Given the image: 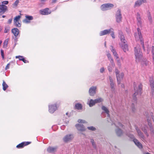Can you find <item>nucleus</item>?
I'll list each match as a JSON object with an SVG mask.
<instances>
[{
  "instance_id": "63",
  "label": "nucleus",
  "mask_w": 154,
  "mask_h": 154,
  "mask_svg": "<svg viewBox=\"0 0 154 154\" xmlns=\"http://www.w3.org/2000/svg\"><path fill=\"white\" fill-rule=\"evenodd\" d=\"M148 125L149 126H150L151 125V123L150 122V120H149L148 119Z\"/></svg>"
},
{
  "instance_id": "38",
  "label": "nucleus",
  "mask_w": 154,
  "mask_h": 154,
  "mask_svg": "<svg viewBox=\"0 0 154 154\" xmlns=\"http://www.w3.org/2000/svg\"><path fill=\"white\" fill-rule=\"evenodd\" d=\"M91 142L92 143V145L94 148L95 149H97V146L95 143L94 142V140L93 139H91Z\"/></svg>"
},
{
  "instance_id": "36",
  "label": "nucleus",
  "mask_w": 154,
  "mask_h": 154,
  "mask_svg": "<svg viewBox=\"0 0 154 154\" xmlns=\"http://www.w3.org/2000/svg\"><path fill=\"white\" fill-rule=\"evenodd\" d=\"M8 39H6L4 42L3 43V47L4 48H6L7 47V45L8 44Z\"/></svg>"
},
{
  "instance_id": "4",
  "label": "nucleus",
  "mask_w": 154,
  "mask_h": 154,
  "mask_svg": "<svg viewBox=\"0 0 154 154\" xmlns=\"http://www.w3.org/2000/svg\"><path fill=\"white\" fill-rule=\"evenodd\" d=\"M126 135L128 136L131 139H133V141L139 148L141 149L142 148V146L141 144L138 140L137 139L134 138V135L129 133H127Z\"/></svg>"
},
{
  "instance_id": "37",
  "label": "nucleus",
  "mask_w": 154,
  "mask_h": 154,
  "mask_svg": "<svg viewBox=\"0 0 154 154\" xmlns=\"http://www.w3.org/2000/svg\"><path fill=\"white\" fill-rule=\"evenodd\" d=\"M103 99L102 98H100L95 99L94 101H95L96 103L101 102L103 101Z\"/></svg>"
},
{
  "instance_id": "55",
  "label": "nucleus",
  "mask_w": 154,
  "mask_h": 154,
  "mask_svg": "<svg viewBox=\"0 0 154 154\" xmlns=\"http://www.w3.org/2000/svg\"><path fill=\"white\" fill-rule=\"evenodd\" d=\"M10 65V63H9L7 64V65H6V66L5 67V70H7V69H9V66Z\"/></svg>"
},
{
  "instance_id": "53",
  "label": "nucleus",
  "mask_w": 154,
  "mask_h": 154,
  "mask_svg": "<svg viewBox=\"0 0 154 154\" xmlns=\"http://www.w3.org/2000/svg\"><path fill=\"white\" fill-rule=\"evenodd\" d=\"M8 1H4L2 2V5H5L8 4Z\"/></svg>"
},
{
  "instance_id": "25",
  "label": "nucleus",
  "mask_w": 154,
  "mask_h": 154,
  "mask_svg": "<svg viewBox=\"0 0 154 154\" xmlns=\"http://www.w3.org/2000/svg\"><path fill=\"white\" fill-rule=\"evenodd\" d=\"M74 108L78 110H81L82 109V106L81 103H77L75 104Z\"/></svg>"
},
{
  "instance_id": "24",
  "label": "nucleus",
  "mask_w": 154,
  "mask_h": 154,
  "mask_svg": "<svg viewBox=\"0 0 154 154\" xmlns=\"http://www.w3.org/2000/svg\"><path fill=\"white\" fill-rule=\"evenodd\" d=\"M137 19L138 22V24L140 25L141 24V19L140 15L139 13H137Z\"/></svg>"
},
{
  "instance_id": "54",
  "label": "nucleus",
  "mask_w": 154,
  "mask_h": 154,
  "mask_svg": "<svg viewBox=\"0 0 154 154\" xmlns=\"http://www.w3.org/2000/svg\"><path fill=\"white\" fill-rule=\"evenodd\" d=\"M149 111H146L145 112V113L144 114V116H148L149 115L150 116V115L149 114Z\"/></svg>"
},
{
  "instance_id": "29",
  "label": "nucleus",
  "mask_w": 154,
  "mask_h": 154,
  "mask_svg": "<svg viewBox=\"0 0 154 154\" xmlns=\"http://www.w3.org/2000/svg\"><path fill=\"white\" fill-rule=\"evenodd\" d=\"M123 76L124 74L123 73H121L120 74L118 75V77L120 78L119 80L117 79V83L118 85H119L120 83L121 79H122Z\"/></svg>"
},
{
  "instance_id": "17",
  "label": "nucleus",
  "mask_w": 154,
  "mask_h": 154,
  "mask_svg": "<svg viewBox=\"0 0 154 154\" xmlns=\"http://www.w3.org/2000/svg\"><path fill=\"white\" fill-rule=\"evenodd\" d=\"M57 148V147L49 146L47 148V151L49 153H53L56 151Z\"/></svg>"
},
{
  "instance_id": "9",
  "label": "nucleus",
  "mask_w": 154,
  "mask_h": 154,
  "mask_svg": "<svg viewBox=\"0 0 154 154\" xmlns=\"http://www.w3.org/2000/svg\"><path fill=\"white\" fill-rule=\"evenodd\" d=\"M57 109V107L56 103L51 104L48 105V111L50 113H53Z\"/></svg>"
},
{
  "instance_id": "18",
  "label": "nucleus",
  "mask_w": 154,
  "mask_h": 154,
  "mask_svg": "<svg viewBox=\"0 0 154 154\" xmlns=\"http://www.w3.org/2000/svg\"><path fill=\"white\" fill-rule=\"evenodd\" d=\"M107 56L109 60H110V63H111L112 66L113 67H114L115 66V64L114 63L113 59L111 57L110 54L108 53L107 54Z\"/></svg>"
},
{
  "instance_id": "60",
  "label": "nucleus",
  "mask_w": 154,
  "mask_h": 154,
  "mask_svg": "<svg viewBox=\"0 0 154 154\" xmlns=\"http://www.w3.org/2000/svg\"><path fill=\"white\" fill-rule=\"evenodd\" d=\"M111 51L113 53H113L116 52V51L113 48V47H112V49H111Z\"/></svg>"
},
{
  "instance_id": "23",
  "label": "nucleus",
  "mask_w": 154,
  "mask_h": 154,
  "mask_svg": "<svg viewBox=\"0 0 154 154\" xmlns=\"http://www.w3.org/2000/svg\"><path fill=\"white\" fill-rule=\"evenodd\" d=\"M121 47L125 52H126L128 50V45L126 44V43L125 44L123 43L121 45Z\"/></svg>"
},
{
  "instance_id": "26",
  "label": "nucleus",
  "mask_w": 154,
  "mask_h": 154,
  "mask_svg": "<svg viewBox=\"0 0 154 154\" xmlns=\"http://www.w3.org/2000/svg\"><path fill=\"white\" fill-rule=\"evenodd\" d=\"M3 89L4 91H5L6 89L8 87V85L6 84L5 82L3 80L2 83Z\"/></svg>"
},
{
  "instance_id": "28",
  "label": "nucleus",
  "mask_w": 154,
  "mask_h": 154,
  "mask_svg": "<svg viewBox=\"0 0 154 154\" xmlns=\"http://www.w3.org/2000/svg\"><path fill=\"white\" fill-rule=\"evenodd\" d=\"M109 80L110 82V87L112 89H114V84L113 82L111 76H109Z\"/></svg>"
},
{
  "instance_id": "41",
  "label": "nucleus",
  "mask_w": 154,
  "mask_h": 154,
  "mask_svg": "<svg viewBox=\"0 0 154 154\" xmlns=\"http://www.w3.org/2000/svg\"><path fill=\"white\" fill-rule=\"evenodd\" d=\"M87 128L90 130L92 131H95L96 130V128H95L93 126H91L90 127H87Z\"/></svg>"
},
{
  "instance_id": "34",
  "label": "nucleus",
  "mask_w": 154,
  "mask_h": 154,
  "mask_svg": "<svg viewBox=\"0 0 154 154\" xmlns=\"http://www.w3.org/2000/svg\"><path fill=\"white\" fill-rule=\"evenodd\" d=\"M142 131H143L144 134H146L147 137H148L149 136V134L147 133V131L146 129V127H144L142 128H141Z\"/></svg>"
},
{
  "instance_id": "7",
  "label": "nucleus",
  "mask_w": 154,
  "mask_h": 154,
  "mask_svg": "<svg viewBox=\"0 0 154 154\" xmlns=\"http://www.w3.org/2000/svg\"><path fill=\"white\" fill-rule=\"evenodd\" d=\"M108 117L107 121L108 122H110V121L112 122L115 125L116 127H123V125L120 122H118L117 119H116V120L114 119H112L113 116H108Z\"/></svg>"
},
{
  "instance_id": "31",
  "label": "nucleus",
  "mask_w": 154,
  "mask_h": 154,
  "mask_svg": "<svg viewBox=\"0 0 154 154\" xmlns=\"http://www.w3.org/2000/svg\"><path fill=\"white\" fill-rule=\"evenodd\" d=\"M147 15L148 20L149 22L151 23L152 22V17L151 15V14L150 12L149 11L147 12Z\"/></svg>"
},
{
  "instance_id": "10",
  "label": "nucleus",
  "mask_w": 154,
  "mask_h": 154,
  "mask_svg": "<svg viewBox=\"0 0 154 154\" xmlns=\"http://www.w3.org/2000/svg\"><path fill=\"white\" fill-rule=\"evenodd\" d=\"M97 89L96 86H92L91 87L89 90V93L91 96H94L96 94V91Z\"/></svg>"
},
{
  "instance_id": "19",
  "label": "nucleus",
  "mask_w": 154,
  "mask_h": 154,
  "mask_svg": "<svg viewBox=\"0 0 154 154\" xmlns=\"http://www.w3.org/2000/svg\"><path fill=\"white\" fill-rule=\"evenodd\" d=\"M49 9L46 8L42 10H41L40 11V13L44 15H48L50 14V12H48Z\"/></svg>"
},
{
  "instance_id": "62",
  "label": "nucleus",
  "mask_w": 154,
  "mask_h": 154,
  "mask_svg": "<svg viewBox=\"0 0 154 154\" xmlns=\"http://www.w3.org/2000/svg\"><path fill=\"white\" fill-rule=\"evenodd\" d=\"M152 54H154V46H153L152 47Z\"/></svg>"
},
{
  "instance_id": "44",
  "label": "nucleus",
  "mask_w": 154,
  "mask_h": 154,
  "mask_svg": "<svg viewBox=\"0 0 154 154\" xmlns=\"http://www.w3.org/2000/svg\"><path fill=\"white\" fill-rule=\"evenodd\" d=\"M151 97L154 98V89H151Z\"/></svg>"
},
{
  "instance_id": "33",
  "label": "nucleus",
  "mask_w": 154,
  "mask_h": 154,
  "mask_svg": "<svg viewBox=\"0 0 154 154\" xmlns=\"http://www.w3.org/2000/svg\"><path fill=\"white\" fill-rule=\"evenodd\" d=\"M136 106L135 104H134L133 103L131 106V109L132 111L133 112H136Z\"/></svg>"
},
{
  "instance_id": "35",
  "label": "nucleus",
  "mask_w": 154,
  "mask_h": 154,
  "mask_svg": "<svg viewBox=\"0 0 154 154\" xmlns=\"http://www.w3.org/2000/svg\"><path fill=\"white\" fill-rule=\"evenodd\" d=\"M20 18V16H16V17L14 19V24H15V23H17V22L19 21V20Z\"/></svg>"
},
{
  "instance_id": "56",
  "label": "nucleus",
  "mask_w": 154,
  "mask_h": 154,
  "mask_svg": "<svg viewBox=\"0 0 154 154\" xmlns=\"http://www.w3.org/2000/svg\"><path fill=\"white\" fill-rule=\"evenodd\" d=\"M5 12L4 11L0 9V16L2 14H3Z\"/></svg>"
},
{
  "instance_id": "14",
  "label": "nucleus",
  "mask_w": 154,
  "mask_h": 154,
  "mask_svg": "<svg viewBox=\"0 0 154 154\" xmlns=\"http://www.w3.org/2000/svg\"><path fill=\"white\" fill-rule=\"evenodd\" d=\"M146 0H138L136 1L135 3L134 7V8L139 7L143 3H146Z\"/></svg>"
},
{
  "instance_id": "57",
  "label": "nucleus",
  "mask_w": 154,
  "mask_h": 154,
  "mask_svg": "<svg viewBox=\"0 0 154 154\" xmlns=\"http://www.w3.org/2000/svg\"><path fill=\"white\" fill-rule=\"evenodd\" d=\"M31 143V142H25V146L29 145V144H30Z\"/></svg>"
},
{
  "instance_id": "8",
  "label": "nucleus",
  "mask_w": 154,
  "mask_h": 154,
  "mask_svg": "<svg viewBox=\"0 0 154 154\" xmlns=\"http://www.w3.org/2000/svg\"><path fill=\"white\" fill-rule=\"evenodd\" d=\"M114 6L113 4L111 3H107L103 4L101 6V9L103 11L110 10Z\"/></svg>"
},
{
  "instance_id": "21",
  "label": "nucleus",
  "mask_w": 154,
  "mask_h": 154,
  "mask_svg": "<svg viewBox=\"0 0 154 154\" xmlns=\"http://www.w3.org/2000/svg\"><path fill=\"white\" fill-rule=\"evenodd\" d=\"M115 131L117 135L118 136L120 137L122 135L123 132L122 130L118 128Z\"/></svg>"
},
{
  "instance_id": "58",
  "label": "nucleus",
  "mask_w": 154,
  "mask_h": 154,
  "mask_svg": "<svg viewBox=\"0 0 154 154\" xmlns=\"http://www.w3.org/2000/svg\"><path fill=\"white\" fill-rule=\"evenodd\" d=\"M104 70V68H102L100 69V72L102 73Z\"/></svg>"
},
{
  "instance_id": "2",
  "label": "nucleus",
  "mask_w": 154,
  "mask_h": 154,
  "mask_svg": "<svg viewBox=\"0 0 154 154\" xmlns=\"http://www.w3.org/2000/svg\"><path fill=\"white\" fill-rule=\"evenodd\" d=\"M134 93L133 95V101L134 102V103L136 104L137 97H136L137 95H140L142 93V85L141 84H140L138 86V88L137 87L135 82L134 83Z\"/></svg>"
},
{
  "instance_id": "5",
  "label": "nucleus",
  "mask_w": 154,
  "mask_h": 154,
  "mask_svg": "<svg viewBox=\"0 0 154 154\" xmlns=\"http://www.w3.org/2000/svg\"><path fill=\"white\" fill-rule=\"evenodd\" d=\"M74 138V135L73 134H66L63 138L64 142L67 143L72 140Z\"/></svg>"
},
{
  "instance_id": "22",
  "label": "nucleus",
  "mask_w": 154,
  "mask_h": 154,
  "mask_svg": "<svg viewBox=\"0 0 154 154\" xmlns=\"http://www.w3.org/2000/svg\"><path fill=\"white\" fill-rule=\"evenodd\" d=\"M16 58H19V60L22 61L25 63L28 62V61L25 59L24 57L23 56H16Z\"/></svg>"
},
{
  "instance_id": "42",
  "label": "nucleus",
  "mask_w": 154,
  "mask_h": 154,
  "mask_svg": "<svg viewBox=\"0 0 154 154\" xmlns=\"http://www.w3.org/2000/svg\"><path fill=\"white\" fill-rule=\"evenodd\" d=\"M150 135L152 137L154 136V131L152 128H150Z\"/></svg>"
},
{
  "instance_id": "52",
  "label": "nucleus",
  "mask_w": 154,
  "mask_h": 154,
  "mask_svg": "<svg viewBox=\"0 0 154 154\" xmlns=\"http://www.w3.org/2000/svg\"><path fill=\"white\" fill-rule=\"evenodd\" d=\"M113 54L114 57L116 58V59L119 58V57L118 56L116 52L113 53Z\"/></svg>"
},
{
  "instance_id": "3",
  "label": "nucleus",
  "mask_w": 154,
  "mask_h": 154,
  "mask_svg": "<svg viewBox=\"0 0 154 154\" xmlns=\"http://www.w3.org/2000/svg\"><path fill=\"white\" fill-rule=\"evenodd\" d=\"M137 30L138 33H135L134 34V36L136 40H138L139 39L140 41L141 44L142 45L143 48L144 50H145L144 42L142 39V36L140 29L139 28H138L137 29Z\"/></svg>"
},
{
  "instance_id": "48",
  "label": "nucleus",
  "mask_w": 154,
  "mask_h": 154,
  "mask_svg": "<svg viewBox=\"0 0 154 154\" xmlns=\"http://www.w3.org/2000/svg\"><path fill=\"white\" fill-rule=\"evenodd\" d=\"M149 83L153 82H154L153 78L152 76H151L149 77Z\"/></svg>"
},
{
  "instance_id": "13",
  "label": "nucleus",
  "mask_w": 154,
  "mask_h": 154,
  "mask_svg": "<svg viewBox=\"0 0 154 154\" xmlns=\"http://www.w3.org/2000/svg\"><path fill=\"white\" fill-rule=\"evenodd\" d=\"M119 36L120 39L121 41L125 44L126 42V40L125 39V37L123 35V32L120 30L119 31Z\"/></svg>"
},
{
  "instance_id": "27",
  "label": "nucleus",
  "mask_w": 154,
  "mask_h": 154,
  "mask_svg": "<svg viewBox=\"0 0 154 154\" xmlns=\"http://www.w3.org/2000/svg\"><path fill=\"white\" fill-rule=\"evenodd\" d=\"M102 109L104 111V112L107 114L108 116H109V111L107 107L104 106H102Z\"/></svg>"
},
{
  "instance_id": "45",
  "label": "nucleus",
  "mask_w": 154,
  "mask_h": 154,
  "mask_svg": "<svg viewBox=\"0 0 154 154\" xmlns=\"http://www.w3.org/2000/svg\"><path fill=\"white\" fill-rule=\"evenodd\" d=\"M19 3V0H17L13 4V5L15 7H16L18 5V4Z\"/></svg>"
},
{
  "instance_id": "64",
  "label": "nucleus",
  "mask_w": 154,
  "mask_h": 154,
  "mask_svg": "<svg viewBox=\"0 0 154 154\" xmlns=\"http://www.w3.org/2000/svg\"><path fill=\"white\" fill-rule=\"evenodd\" d=\"M57 0H52V2L53 3H55Z\"/></svg>"
},
{
  "instance_id": "46",
  "label": "nucleus",
  "mask_w": 154,
  "mask_h": 154,
  "mask_svg": "<svg viewBox=\"0 0 154 154\" xmlns=\"http://www.w3.org/2000/svg\"><path fill=\"white\" fill-rule=\"evenodd\" d=\"M14 24L16 27H20L21 26V24L20 22H19V21L17 22V23H15V24Z\"/></svg>"
},
{
  "instance_id": "50",
  "label": "nucleus",
  "mask_w": 154,
  "mask_h": 154,
  "mask_svg": "<svg viewBox=\"0 0 154 154\" xmlns=\"http://www.w3.org/2000/svg\"><path fill=\"white\" fill-rule=\"evenodd\" d=\"M149 83L151 89H154V82Z\"/></svg>"
},
{
  "instance_id": "47",
  "label": "nucleus",
  "mask_w": 154,
  "mask_h": 154,
  "mask_svg": "<svg viewBox=\"0 0 154 154\" xmlns=\"http://www.w3.org/2000/svg\"><path fill=\"white\" fill-rule=\"evenodd\" d=\"M111 36L113 38H115V36L114 34V32L113 31V30H111Z\"/></svg>"
},
{
  "instance_id": "59",
  "label": "nucleus",
  "mask_w": 154,
  "mask_h": 154,
  "mask_svg": "<svg viewBox=\"0 0 154 154\" xmlns=\"http://www.w3.org/2000/svg\"><path fill=\"white\" fill-rule=\"evenodd\" d=\"M117 63H118V65L119 66H120L121 65V63L120 60H117Z\"/></svg>"
},
{
  "instance_id": "32",
  "label": "nucleus",
  "mask_w": 154,
  "mask_h": 154,
  "mask_svg": "<svg viewBox=\"0 0 154 154\" xmlns=\"http://www.w3.org/2000/svg\"><path fill=\"white\" fill-rule=\"evenodd\" d=\"M25 146V142H23L20 143L16 147L18 148H21Z\"/></svg>"
},
{
  "instance_id": "51",
  "label": "nucleus",
  "mask_w": 154,
  "mask_h": 154,
  "mask_svg": "<svg viewBox=\"0 0 154 154\" xmlns=\"http://www.w3.org/2000/svg\"><path fill=\"white\" fill-rule=\"evenodd\" d=\"M78 122L79 123H84L85 122V121L84 120H82L81 119H79L78 120Z\"/></svg>"
},
{
  "instance_id": "40",
  "label": "nucleus",
  "mask_w": 154,
  "mask_h": 154,
  "mask_svg": "<svg viewBox=\"0 0 154 154\" xmlns=\"http://www.w3.org/2000/svg\"><path fill=\"white\" fill-rule=\"evenodd\" d=\"M115 72L116 73L117 79H118V80H119L120 79V78L118 77V75L120 74H119V72L117 69H116Z\"/></svg>"
},
{
  "instance_id": "15",
  "label": "nucleus",
  "mask_w": 154,
  "mask_h": 154,
  "mask_svg": "<svg viewBox=\"0 0 154 154\" xmlns=\"http://www.w3.org/2000/svg\"><path fill=\"white\" fill-rule=\"evenodd\" d=\"M111 30H113V29L111 28H110L109 29H105L104 30L101 31L100 34V35H103L108 34H109V33H111Z\"/></svg>"
},
{
  "instance_id": "43",
  "label": "nucleus",
  "mask_w": 154,
  "mask_h": 154,
  "mask_svg": "<svg viewBox=\"0 0 154 154\" xmlns=\"http://www.w3.org/2000/svg\"><path fill=\"white\" fill-rule=\"evenodd\" d=\"M112 67L114 68V67H112L111 64H110L108 66L107 69L110 72H112Z\"/></svg>"
},
{
  "instance_id": "16",
  "label": "nucleus",
  "mask_w": 154,
  "mask_h": 154,
  "mask_svg": "<svg viewBox=\"0 0 154 154\" xmlns=\"http://www.w3.org/2000/svg\"><path fill=\"white\" fill-rule=\"evenodd\" d=\"M25 17L26 18L23 20V22L27 23H30L29 20H32L33 19V17L32 16L26 15Z\"/></svg>"
},
{
  "instance_id": "12",
  "label": "nucleus",
  "mask_w": 154,
  "mask_h": 154,
  "mask_svg": "<svg viewBox=\"0 0 154 154\" xmlns=\"http://www.w3.org/2000/svg\"><path fill=\"white\" fill-rule=\"evenodd\" d=\"M135 129L137 133L138 136L140 137L142 140H144L145 137L143 133L141 132L139 129L137 127H136Z\"/></svg>"
},
{
  "instance_id": "20",
  "label": "nucleus",
  "mask_w": 154,
  "mask_h": 154,
  "mask_svg": "<svg viewBox=\"0 0 154 154\" xmlns=\"http://www.w3.org/2000/svg\"><path fill=\"white\" fill-rule=\"evenodd\" d=\"M11 32L16 37H17L19 33V30L17 28H14L11 30Z\"/></svg>"
},
{
  "instance_id": "1",
  "label": "nucleus",
  "mask_w": 154,
  "mask_h": 154,
  "mask_svg": "<svg viewBox=\"0 0 154 154\" xmlns=\"http://www.w3.org/2000/svg\"><path fill=\"white\" fill-rule=\"evenodd\" d=\"M135 60L136 62L141 61L143 57V54L141 51L140 47L139 45L137 44L134 48Z\"/></svg>"
},
{
  "instance_id": "11",
  "label": "nucleus",
  "mask_w": 154,
  "mask_h": 154,
  "mask_svg": "<svg viewBox=\"0 0 154 154\" xmlns=\"http://www.w3.org/2000/svg\"><path fill=\"white\" fill-rule=\"evenodd\" d=\"M75 127L77 130L80 132L84 131L85 130V128L83 124H77L75 125Z\"/></svg>"
},
{
  "instance_id": "49",
  "label": "nucleus",
  "mask_w": 154,
  "mask_h": 154,
  "mask_svg": "<svg viewBox=\"0 0 154 154\" xmlns=\"http://www.w3.org/2000/svg\"><path fill=\"white\" fill-rule=\"evenodd\" d=\"M1 56L2 57L3 59H4V51L2 49H1Z\"/></svg>"
},
{
  "instance_id": "61",
  "label": "nucleus",
  "mask_w": 154,
  "mask_h": 154,
  "mask_svg": "<svg viewBox=\"0 0 154 154\" xmlns=\"http://www.w3.org/2000/svg\"><path fill=\"white\" fill-rule=\"evenodd\" d=\"M12 19H9L8 21V23L9 24H11L12 22Z\"/></svg>"
},
{
  "instance_id": "30",
  "label": "nucleus",
  "mask_w": 154,
  "mask_h": 154,
  "mask_svg": "<svg viewBox=\"0 0 154 154\" xmlns=\"http://www.w3.org/2000/svg\"><path fill=\"white\" fill-rule=\"evenodd\" d=\"M96 104L94 100L90 99L88 103V105L90 107H92Z\"/></svg>"
},
{
  "instance_id": "6",
  "label": "nucleus",
  "mask_w": 154,
  "mask_h": 154,
  "mask_svg": "<svg viewBox=\"0 0 154 154\" xmlns=\"http://www.w3.org/2000/svg\"><path fill=\"white\" fill-rule=\"evenodd\" d=\"M116 20V22L120 23L122 21V17L121 10L118 9L115 14Z\"/></svg>"
},
{
  "instance_id": "39",
  "label": "nucleus",
  "mask_w": 154,
  "mask_h": 154,
  "mask_svg": "<svg viewBox=\"0 0 154 154\" xmlns=\"http://www.w3.org/2000/svg\"><path fill=\"white\" fill-rule=\"evenodd\" d=\"M10 27L8 26H6L5 27V29L4 30V32L6 33L8 32L10 30Z\"/></svg>"
}]
</instances>
